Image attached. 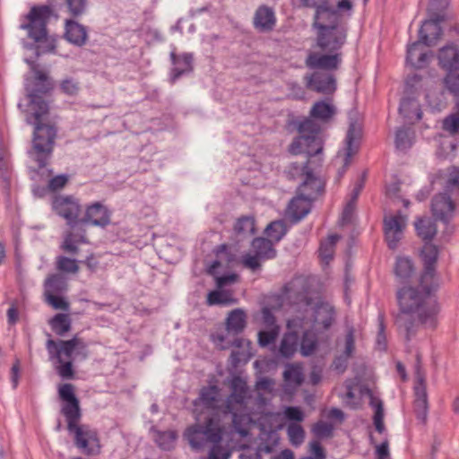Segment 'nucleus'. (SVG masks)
<instances>
[{
	"label": "nucleus",
	"instance_id": "nucleus-11",
	"mask_svg": "<svg viewBox=\"0 0 459 459\" xmlns=\"http://www.w3.org/2000/svg\"><path fill=\"white\" fill-rule=\"evenodd\" d=\"M415 384H414V410L417 418L424 421L428 412V394L426 386L425 373L421 368V357L416 356V364L414 368Z\"/></svg>",
	"mask_w": 459,
	"mask_h": 459
},
{
	"label": "nucleus",
	"instance_id": "nucleus-23",
	"mask_svg": "<svg viewBox=\"0 0 459 459\" xmlns=\"http://www.w3.org/2000/svg\"><path fill=\"white\" fill-rule=\"evenodd\" d=\"M283 379L285 392L292 393L304 381L302 367L298 364H288L283 371Z\"/></svg>",
	"mask_w": 459,
	"mask_h": 459
},
{
	"label": "nucleus",
	"instance_id": "nucleus-14",
	"mask_svg": "<svg viewBox=\"0 0 459 459\" xmlns=\"http://www.w3.org/2000/svg\"><path fill=\"white\" fill-rule=\"evenodd\" d=\"M407 221V216L402 214L401 212L384 217L383 226L385 238L390 249L394 250L397 248L399 242L403 238Z\"/></svg>",
	"mask_w": 459,
	"mask_h": 459
},
{
	"label": "nucleus",
	"instance_id": "nucleus-9",
	"mask_svg": "<svg viewBox=\"0 0 459 459\" xmlns=\"http://www.w3.org/2000/svg\"><path fill=\"white\" fill-rule=\"evenodd\" d=\"M46 348L50 359H56V361H61L63 355L68 359V360H73L76 358L85 359L88 357L86 343L82 338L77 336L70 340H59L58 342L48 339L46 343Z\"/></svg>",
	"mask_w": 459,
	"mask_h": 459
},
{
	"label": "nucleus",
	"instance_id": "nucleus-19",
	"mask_svg": "<svg viewBox=\"0 0 459 459\" xmlns=\"http://www.w3.org/2000/svg\"><path fill=\"white\" fill-rule=\"evenodd\" d=\"M340 63L341 54L339 53L319 54L313 52L306 59V65L312 69L333 70L336 69Z\"/></svg>",
	"mask_w": 459,
	"mask_h": 459
},
{
	"label": "nucleus",
	"instance_id": "nucleus-47",
	"mask_svg": "<svg viewBox=\"0 0 459 459\" xmlns=\"http://www.w3.org/2000/svg\"><path fill=\"white\" fill-rule=\"evenodd\" d=\"M86 242V239L83 236H80L79 238H77V236H75L72 232H68L64 239V242L62 244V248L70 254H76L78 252V247L75 245L76 242Z\"/></svg>",
	"mask_w": 459,
	"mask_h": 459
},
{
	"label": "nucleus",
	"instance_id": "nucleus-56",
	"mask_svg": "<svg viewBox=\"0 0 459 459\" xmlns=\"http://www.w3.org/2000/svg\"><path fill=\"white\" fill-rule=\"evenodd\" d=\"M377 344L380 350L385 349L386 346V337L385 333V325L384 323V315L379 314L377 316Z\"/></svg>",
	"mask_w": 459,
	"mask_h": 459
},
{
	"label": "nucleus",
	"instance_id": "nucleus-63",
	"mask_svg": "<svg viewBox=\"0 0 459 459\" xmlns=\"http://www.w3.org/2000/svg\"><path fill=\"white\" fill-rule=\"evenodd\" d=\"M351 357L342 353H341L340 356H337L333 362V367L334 370L338 371L339 373L344 372L345 369L347 368L348 360Z\"/></svg>",
	"mask_w": 459,
	"mask_h": 459
},
{
	"label": "nucleus",
	"instance_id": "nucleus-31",
	"mask_svg": "<svg viewBox=\"0 0 459 459\" xmlns=\"http://www.w3.org/2000/svg\"><path fill=\"white\" fill-rule=\"evenodd\" d=\"M303 152L307 153L309 159L306 162H293L289 166L287 173L290 178H299L303 181L306 179L307 174L314 173V168H312V158L316 157L318 154L310 155L306 151Z\"/></svg>",
	"mask_w": 459,
	"mask_h": 459
},
{
	"label": "nucleus",
	"instance_id": "nucleus-18",
	"mask_svg": "<svg viewBox=\"0 0 459 459\" xmlns=\"http://www.w3.org/2000/svg\"><path fill=\"white\" fill-rule=\"evenodd\" d=\"M110 216L108 209L96 202L87 207L85 215L80 221L104 228L110 223Z\"/></svg>",
	"mask_w": 459,
	"mask_h": 459
},
{
	"label": "nucleus",
	"instance_id": "nucleus-32",
	"mask_svg": "<svg viewBox=\"0 0 459 459\" xmlns=\"http://www.w3.org/2000/svg\"><path fill=\"white\" fill-rule=\"evenodd\" d=\"M246 314L240 308L233 309L228 316L226 320V328L229 333L238 334L242 333L246 327Z\"/></svg>",
	"mask_w": 459,
	"mask_h": 459
},
{
	"label": "nucleus",
	"instance_id": "nucleus-2",
	"mask_svg": "<svg viewBox=\"0 0 459 459\" xmlns=\"http://www.w3.org/2000/svg\"><path fill=\"white\" fill-rule=\"evenodd\" d=\"M26 62L35 75L33 82L26 85L31 111V117L28 116L26 122L34 125L32 146L28 151V155L40 169L47 166L51 158L56 137V129L51 125L43 123L44 117L48 113V104L41 95L50 91L53 83L44 72L37 68L33 61L27 59Z\"/></svg>",
	"mask_w": 459,
	"mask_h": 459
},
{
	"label": "nucleus",
	"instance_id": "nucleus-24",
	"mask_svg": "<svg viewBox=\"0 0 459 459\" xmlns=\"http://www.w3.org/2000/svg\"><path fill=\"white\" fill-rule=\"evenodd\" d=\"M438 61L441 67L447 71L459 68V48L454 44H449L440 48Z\"/></svg>",
	"mask_w": 459,
	"mask_h": 459
},
{
	"label": "nucleus",
	"instance_id": "nucleus-3",
	"mask_svg": "<svg viewBox=\"0 0 459 459\" xmlns=\"http://www.w3.org/2000/svg\"><path fill=\"white\" fill-rule=\"evenodd\" d=\"M219 395V389L215 385L204 386L200 390L199 397L194 402L197 409L202 406L207 410L204 416L196 417V423L186 429L184 436L192 448L198 450L207 443H220L222 438L223 429L221 424L219 413L215 411V404Z\"/></svg>",
	"mask_w": 459,
	"mask_h": 459
},
{
	"label": "nucleus",
	"instance_id": "nucleus-30",
	"mask_svg": "<svg viewBox=\"0 0 459 459\" xmlns=\"http://www.w3.org/2000/svg\"><path fill=\"white\" fill-rule=\"evenodd\" d=\"M329 0H300V3L305 7L315 8V19H335V12L332 11L329 5Z\"/></svg>",
	"mask_w": 459,
	"mask_h": 459
},
{
	"label": "nucleus",
	"instance_id": "nucleus-34",
	"mask_svg": "<svg viewBox=\"0 0 459 459\" xmlns=\"http://www.w3.org/2000/svg\"><path fill=\"white\" fill-rule=\"evenodd\" d=\"M415 134L411 127L402 126L395 132L394 143L397 150L405 152L409 150L414 143Z\"/></svg>",
	"mask_w": 459,
	"mask_h": 459
},
{
	"label": "nucleus",
	"instance_id": "nucleus-13",
	"mask_svg": "<svg viewBox=\"0 0 459 459\" xmlns=\"http://www.w3.org/2000/svg\"><path fill=\"white\" fill-rule=\"evenodd\" d=\"M349 128L345 138L344 168L348 167L351 157L358 152L362 136V126L359 113L351 109L348 114Z\"/></svg>",
	"mask_w": 459,
	"mask_h": 459
},
{
	"label": "nucleus",
	"instance_id": "nucleus-35",
	"mask_svg": "<svg viewBox=\"0 0 459 459\" xmlns=\"http://www.w3.org/2000/svg\"><path fill=\"white\" fill-rule=\"evenodd\" d=\"M299 336L295 332L286 333L281 342L279 352L285 358L291 357L297 351Z\"/></svg>",
	"mask_w": 459,
	"mask_h": 459
},
{
	"label": "nucleus",
	"instance_id": "nucleus-5",
	"mask_svg": "<svg viewBox=\"0 0 459 459\" xmlns=\"http://www.w3.org/2000/svg\"><path fill=\"white\" fill-rule=\"evenodd\" d=\"M59 398L64 402L61 412L67 421V429L74 434V444L82 453L87 455H94L100 452V445L97 432L87 425L79 426L82 413L80 403L74 394V386L72 384H63L58 387Z\"/></svg>",
	"mask_w": 459,
	"mask_h": 459
},
{
	"label": "nucleus",
	"instance_id": "nucleus-62",
	"mask_svg": "<svg viewBox=\"0 0 459 459\" xmlns=\"http://www.w3.org/2000/svg\"><path fill=\"white\" fill-rule=\"evenodd\" d=\"M262 318L263 323L267 329H272L273 327H279V325H276L275 316H273L270 308L264 307L262 309Z\"/></svg>",
	"mask_w": 459,
	"mask_h": 459
},
{
	"label": "nucleus",
	"instance_id": "nucleus-4",
	"mask_svg": "<svg viewBox=\"0 0 459 459\" xmlns=\"http://www.w3.org/2000/svg\"><path fill=\"white\" fill-rule=\"evenodd\" d=\"M311 118H305L298 124L299 135L289 147L290 153L297 155L306 151L310 155L320 154L323 151V141L320 136L321 126L314 119L328 122L336 114L335 106L327 100L316 101L310 109Z\"/></svg>",
	"mask_w": 459,
	"mask_h": 459
},
{
	"label": "nucleus",
	"instance_id": "nucleus-39",
	"mask_svg": "<svg viewBox=\"0 0 459 459\" xmlns=\"http://www.w3.org/2000/svg\"><path fill=\"white\" fill-rule=\"evenodd\" d=\"M428 107L432 112L441 111L446 107L444 93L440 89H430L426 93Z\"/></svg>",
	"mask_w": 459,
	"mask_h": 459
},
{
	"label": "nucleus",
	"instance_id": "nucleus-41",
	"mask_svg": "<svg viewBox=\"0 0 459 459\" xmlns=\"http://www.w3.org/2000/svg\"><path fill=\"white\" fill-rule=\"evenodd\" d=\"M234 230L236 233L243 237L255 234V219L251 216H243L235 223Z\"/></svg>",
	"mask_w": 459,
	"mask_h": 459
},
{
	"label": "nucleus",
	"instance_id": "nucleus-44",
	"mask_svg": "<svg viewBox=\"0 0 459 459\" xmlns=\"http://www.w3.org/2000/svg\"><path fill=\"white\" fill-rule=\"evenodd\" d=\"M370 404L375 409L374 414V425L377 432L382 433L385 429L384 426V408L383 403L380 400L374 397L371 398Z\"/></svg>",
	"mask_w": 459,
	"mask_h": 459
},
{
	"label": "nucleus",
	"instance_id": "nucleus-16",
	"mask_svg": "<svg viewBox=\"0 0 459 459\" xmlns=\"http://www.w3.org/2000/svg\"><path fill=\"white\" fill-rule=\"evenodd\" d=\"M52 207L59 216L66 220L70 227L74 228L78 223L81 206L78 200L74 196H56L53 201Z\"/></svg>",
	"mask_w": 459,
	"mask_h": 459
},
{
	"label": "nucleus",
	"instance_id": "nucleus-53",
	"mask_svg": "<svg viewBox=\"0 0 459 459\" xmlns=\"http://www.w3.org/2000/svg\"><path fill=\"white\" fill-rule=\"evenodd\" d=\"M284 417L294 423L301 422L305 419L304 411L298 406H287L283 411Z\"/></svg>",
	"mask_w": 459,
	"mask_h": 459
},
{
	"label": "nucleus",
	"instance_id": "nucleus-12",
	"mask_svg": "<svg viewBox=\"0 0 459 459\" xmlns=\"http://www.w3.org/2000/svg\"><path fill=\"white\" fill-rule=\"evenodd\" d=\"M448 6V0H431L429 7L428 13L429 14V19L423 22L420 29V34L421 39L426 40L428 44L433 43V39L429 38L427 34H425V30L432 28L435 33V37L437 38L441 32L440 23L446 19V9Z\"/></svg>",
	"mask_w": 459,
	"mask_h": 459
},
{
	"label": "nucleus",
	"instance_id": "nucleus-10",
	"mask_svg": "<svg viewBox=\"0 0 459 459\" xmlns=\"http://www.w3.org/2000/svg\"><path fill=\"white\" fill-rule=\"evenodd\" d=\"M273 243L266 238H255L253 239L251 247L252 252L243 255V265L252 271L261 267V262L273 259L276 256L277 251L273 247Z\"/></svg>",
	"mask_w": 459,
	"mask_h": 459
},
{
	"label": "nucleus",
	"instance_id": "nucleus-28",
	"mask_svg": "<svg viewBox=\"0 0 459 459\" xmlns=\"http://www.w3.org/2000/svg\"><path fill=\"white\" fill-rule=\"evenodd\" d=\"M65 38L74 45L81 47L85 44L87 39L86 29L74 21L67 20L65 22Z\"/></svg>",
	"mask_w": 459,
	"mask_h": 459
},
{
	"label": "nucleus",
	"instance_id": "nucleus-25",
	"mask_svg": "<svg viewBox=\"0 0 459 459\" xmlns=\"http://www.w3.org/2000/svg\"><path fill=\"white\" fill-rule=\"evenodd\" d=\"M399 113L408 122L418 121L421 118V109L419 101L411 96L403 97L399 107Z\"/></svg>",
	"mask_w": 459,
	"mask_h": 459
},
{
	"label": "nucleus",
	"instance_id": "nucleus-27",
	"mask_svg": "<svg viewBox=\"0 0 459 459\" xmlns=\"http://www.w3.org/2000/svg\"><path fill=\"white\" fill-rule=\"evenodd\" d=\"M171 61L175 65L171 71V81L174 82L180 76L188 74L193 70V56L192 54L186 53L182 56L178 57L174 52L170 54Z\"/></svg>",
	"mask_w": 459,
	"mask_h": 459
},
{
	"label": "nucleus",
	"instance_id": "nucleus-26",
	"mask_svg": "<svg viewBox=\"0 0 459 459\" xmlns=\"http://www.w3.org/2000/svg\"><path fill=\"white\" fill-rule=\"evenodd\" d=\"M275 24L274 12L268 6H260L255 13L254 25L260 31H269Z\"/></svg>",
	"mask_w": 459,
	"mask_h": 459
},
{
	"label": "nucleus",
	"instance_id": "nucleus-21",
	"mask_svg": "<svg viewBox=\"0 0 459 459\" xmlns=\"http://www.w3.org/2000/svg\"><path fill=\"white\" fill-rule=\"evenodd\" d=\"M422 45L423 43L418 40L410 45L407 49L406 61L416 69L425 67L432 56L431 51L423 50Z\"/></svg>",
	"mask_w": 459,
	"mask_h": 459
},
{
	"label": "nucleus",
	"instance_id": "nucleus-46",
	"mask_svg": "<svg viewBox=\"0 0 459 459\" xmlns=\"http://www.w3.org/2000/svg\"><path fill=\"white\" fill-rule=\"evenodd\" d=\"M354 332L355 331H354L353 327H349L347 329L343 342H341L340 341H338V342H337L338 346H342V353L345 354L349 357L352 356L354 350H355Z\"/></svg>",
	"mask_w": 459,
	"mask_h": 459
},
{
	"label": "nucleus",
	"instance_id": "nucleus-1",
	"mask_svg": "<svg viewBox=\"0 0 459 459\" xmlns=\"http://www.w3.org/2000/svg\"><path fill=\"white\" fill-rule=\"evenodd\" d=\"M424 271L420 283L415 287H403L397 291L399 313L395 325L399 332L410 342L422 325L434 330L437 325L439 305L435 292L437 283L435 280L436 263L438 257L437 247L425 242L421 251Z\"/></svg>",
	"mask_w": 459,
	"mask_h": 459
},
{
	"label": "nucleus",
	"instance_id": "nucleus-33",
	"mask_svg": "<svg viewBox=\"0 0 459 459\" xmlns=\"http://www.w3.org/2000/svg\"><path fill=\"white\" fill-rule=\"evenodd\" d=\"M414 226L418 236L425 242L431 241L437 231L436 223L430 218L418 219Z\"/></svg>",
	"mask_w": 459,
	"mask_h": 459
},
{
	"label": "nucleus",
	"instance_id": "nucleus-22",
	"mask_svg": "<svg viewBox=\"0 0 459 459\" xmlns=\"http://www.w3.org/2000/svg\"><path fill=\"white\" fill-rule=\"evenodd\" d=\"M333 307L326 302L316 304L313 312V326L316 329H328L333 320Z\"/></svg>",
	"mask_w": 459,
	"mask_h": 459
},
{
	"label": "nucleus",
	"instance_id": "nucleus-55",
	"mask_svg": "<svg viewBox=\"0 0 459 459\" xmlns=\"http://www.w3.org/2000/svg\"><path fill=\"white\" fill-rule=\"evenodd\" d=\"M54 2L55 0H51ZM70 13L74 16L81 15L86 8V0H65Z\"/></svg>",
	"mask_w": 459,
	"mask_h": 459
},
{
	"label": "nucleus",
	"instance_id": "nucleus-49",
	"mask_svg": "<svg viewBox=\"0 0 459 459\" xmlns=\"http://www.w3.org/2000/svg\"><path fill=\"white\" fill-rule=\"evenodd\" d=\"M56 266L59 271L65 273H77L79 267L75 259H71L66 256H59L57 258Z\"/></svg>",
	"mask_w": 459,
	"mask_h": 459
},
{
	"label": "nucleus",
	"instance_id": "nucleus-48",
	"mask_svg": "<svg viewBox=\"0 0 459 459\" xmlns=\"http://www.w3.org/2000/svg\"><path fill=\"white\" fill-rule=\"evenodd\" d=\"M458 111L449 115L443 121V129L451 134L459 132V101L457 102Z\"/></svg>",
	"mask_w": 459,
	"mask_h": 459
},
{
	"label": "nucleus",
	"instance_id": "nucleus-20",
	"mask_svg": "<svg viewBox=\"0 0 459 459\" xmlns=\"http://www.w3.org/2000/svg\"><path fill=\"white\" fill-rule=\"evenodd\" d=\"M325 184L315 173L307 174L298 188V193L305 200L313 202L324 192Z\"/></svg>",
	"mask_w": 459,
	"mask_h": 459
},
{
	"label": "nucleus",
	"instance_id": "nucleus-52",
	"mask_svg": "<svg viewBox=\"0 0 459 459\" xmlns=\"http://www.w3.org/2000/svg\"><path fill=\"white\" fill-rule=\"evenodd\" d=\"M64 284L65 281L61 276L57 274L49 276L45 282L47 294H50L49 292H56L61 290L64 288Z\"/></svg>",
	"mask_w": 459,
	"mask_h": 459
},
{
	"label": "nucleus",
	"instance_id": "nucleus-43",
	"mask_svg": "<svg viewBox=\"0 0 459 459\" xmlns=\"http://www.w3.org/2000/svg\"><path fill=\"white\" fill-rule=\"evenodd\" d=\"M287 435L290 444L294 446H299L305 439V430L298 423H290L287 426Z\"/></svg>",
	"mask_w": 459,
	"mask_h": 459
},
{
	"label": "nucleus",
	"instance_id": "nucleus-7",
	"mask_svg": "<svg viewBox=\"0 0 459 459\" xmlns=\"http://www.w3.org/2000/svg\"><path fill=\"white\" fill-rule=\"evenodd\" d=\"M313 26L317 29V47L326 53H337L346 40V30L338 26L337 17L315 19Z\"/></svg>",
	"mask_w": 459,
	"mask_h": 459
},
{
	"label": "nucleus",
	"instance_id": "nucleus-54",
	"mask_svg": "<svg viewBox=\"0 0 459 459\" xmlns=\"http://www.w3.org/2000/svg\"><path fill=\"white\" fill-rule=\"evenodd\" d=\"M57 363L56 370L59 376L65 379H72L74 376L72 360L64 361L61 359V361H57Z\"/></svg>",
	"mask_w": 459,
	"mask_h": 459
},
{
	"label": "nucleus",
	"instance_id": "nucleus-17",
	"mask_svg": "<svg viewBox=\"0 0 459 459\" xmlns=\"http://www.w3.org/2000/svg\"><path fill=\"white\" fill-rule=\"evenodd\" d=\"M306 87L313 91L322 94H333L336 90V82L333 74L316 71L304 76Z\"/></svg>",
	"mask_w": 459,
	"mask_h": 459
},
{
	"label": "nucleus",
	"instance_id": "nucleus-29",
	"mask_svg": "<svg viewBox=\"0 0 459 459\" xmlns=\"http://www.w3.org/2000/svg\"><path fill=\"white\" fill-rule=\"evenodd\" d=\"M311 201L305 200L299 193L293 198L289 204V213L295 221H299L306 217L311 209Z\"/></svg>",
	"mask_w": 459,
	"mask_h": 459
},
{
	"label": "nucleus",
	"instance_id": "nucleus-37",
	"mask_svg": "<svg viewBox=\"0 0 459 459\" xmlns=\"http://www.w3.org/2000/svg\"><path fill=\"white\" fill-rule=\"evenodd\" d=\"M153 439L162 450H170L174 447L177 433L173 430L160 431L153 429Z\"/></svg>",
	"mask_w": 459,
	"mask_h": 459
},
{
	"label": "nucleus",
	"instance_id": "nucleus-6",
	"mask_svg": "<svg viewBox=\"0 0 459 459\" xmlns=\"http://www.w3.org/2000/svg\"><path fill=\"white\" fill-rule=\"evenodd\" d=\"M53 11L48 5L33 6L25 16V22L20 25L22 30L28 32L29 38L39 43L37 56L54 52L56 40L48 36L47 23Z\"/></svg>",
	"mask_w": 459,
	"mask_h": 459
},
{
	"label": "nucleus",
	"instance_id": "nucleus-42",
	"mask_svg": "<svg viewBox=\"0 0 459 459\" xmlns=\"http://www.w3.org/2000/svg\"><path fill=\"white\" fill-rule=\"evenodd\" d=\"M340 239V236L337 234L330 235L327 239L324 240L320 244L319 254L323 260L328 263L333 257V247L336 242Z\"/></svg>",
	"mask_w": 459,
	"mask_h": 459
},
{
	"label": "nucleus",
	"instance_id": "nucleus-36",
	"mask_svg": "<svg viewBox=\"0 0 459 459\" xmlns=\"http://www.w3.org/2000/svg\"><path fill=\"white\" fill-rule=\"evenodd\" d=\"M288 231L286 223L282 220L273 221L269 223L265 230L264 234L266 238L272 240L273 244L280 242Z\"/></svg>",
	"mask_w": 459,
	"mask_h": 459
},
{
	"label": "nucleus",
	"instance_id": "nucleus-45",
	"mask_svg": "<svg viewBox=\"0 0 459 459\" xmlns=\"http://www.w3.org/2000/svg\"><path fill=\"white\" fill-rule=\"evenodd\" d=\"M280 333V327H273L258 333V344L260 347H267L275 342Z\"/></svg>",
	"mask_w": 459,
	"mask_h": 459
},
{
	"label": "nucleus",
	"instance_id": "nucleus-15",
	"mask_svg": "<svg viewBox=\"0 0 459 459\" xmlns=\"http://www.w3.org/2000/svg\"><path fill=\"white\" fill-rule=\"evenodd\" d=\"M231 393L227 399L226 412L231 414L232 421L237 422L238 415L242 414L247 395V383L239 377H235L230 385Z\"/></svg>",
	"mask_w": 459,
	"mask_h": 459
},
{
	"label": "nucleus",
	"instance_id": "nucleus-60",
	"mask_svg": "<svg viewBox=\"0 0 459 459\" xmlns=\"http://www.w3.org/2000/svg\"><path fill=\"white\" fill-rule=\"evenodd\" d=\"M213 446L209 453V459H229L230 452L219 446L220 443H212Z\"/></svg>",
	"mask_w": 459,
	"mask_h": 459
},
{
	"label": "nucleus",
	"instance_id": "nucleus-64",
	"mask_svg": "<svg viewBox=\"0 0 459 459\" xmlns=\"http://www.w3.org/2000/svg\"><path fill=\"white\" fill-rule=\"evenodd\" d=\"M310 452L312 456L308 459H325V454L318 441L310 443Z\"/></svg>",
	"mask_w": 459,
	"mask_h": 459
},
{
	"label": "nucleus",
	"instance_id": "nucleus-40",
	"mask_svg": "<svg viewBox=\"0 0 459 459\" xmlns=\"http://www.w3.org/2000/svg\"><path fill=\"white\" fill-rule=\"evenodd\" d=\"M52 330L59 336H64L71 329V319L66 314H56L51 320Z\"/></svg>",
	"mask_w": 459,
	"mask_h": 459
},
{
	"label": "nucleus",
	"instance_id": "nucleus-50",
	"mask_svg": "<svg viewBox=\"0 0 459 459\" xmlns=\"http://www.w3.org/2000/svg\"><path fill=\"white\" fill-rule=\"evenodd\" d=\"M333 426L325 421L316 422L312 429L313 433L319 438L329 437L332 436Z\"/></svg>",
	"mask_w": 459,
	"mask_h": 459
},
{
	"label": "nucleus",
	"instance_id": "nucleus-51",
	"mask_svg": "<svg viewBox=\"0 0 459 459\" xmlns=\"http://www.w3.org/2000/svg\"><path fill=\"white\" fill-rule=\"evenodd\" d=\"M446 77L445 78V83L447 90L455 96L459 95V73L448 71Z\"/></svg>",
	"mask_w": 459,
	"mask_h": 459
},
{
	"label": "nucleus",
	"instance_id": "nucleus-8",
	"mask_svg": "<svg viewBox=\"0 0 459 459\" xmlns=\"http://www.w3.org/2000/svg\"><path fill=\"white\" fill-rule=\"evenodd\" d=\"M459 186V169H448V178L445 186V193L437 195L432 199L431 210L436 219L448 225L454 216L455 204L452 201L450 193Z\"/></svg>",
	"mask_w": 459,
	"mask_h": 459
},
{
	"label": "nucleus",
	"instance_id": "nucleus-61",
	"mask_svg": "<svg viewBox=\"0 0 459 459\" xmlns=\"http://www.w3.org/2000/svg\"><path fill=\"white\" fill-rule=\"evenodd\" d=\"M207 302L209 305H226L228 300L225 295L218 290L211 291L207 297Z\"/></svg>",
	"mask_w": 459,
	"mask_h": 459
},
{
	"label": "nucleus",
	"instance_id": "nucleus-58",
	"mask_svg": "<svg viewBox=\"0 0 459 459\" xmlns=\"http://www.w3.org/2000/svg\"><path fill=\"white\" fill-rule=\"evenodd\" d=\"M48 302L55 308L61 310H68L69 304L62 297L54 294H47Z\"/></svg>",
	"mask_w": 459,
	"mask_h": 459
},
{
	"label": "nucleus",
	"instance_id": "nucleus-38",
	"mask_svg": "<svg viewBox=\"0 0 459 459\" xmlns=\"http://www.w3.org/2000/svg\"><path fill=\"white\" fill-rule=\"evenodd\" d=\"M414 272L412 261L409 257L399 256L394 265V273L396 277L403 281L408 280Z\"/></svg>",
	"mask_w": 459,
	"mask_h": 459
},
{
	"label": "nucleus",
	"instance_id": "nucleus-59",
	"mask_svg": "<svg viewBox=\"0 0 459 459\" xmlns=\"http://www.w3.org/2000/svg\"><path fill=\"white\" fill-rule=\"evenodd\" d=\"M61 90L67 95H76L79 91V83L73 79H65L61 82Z\"/></svg>",
	"mask_w": 459,
	"mask_h": 459
},
{
	"label": "nucleus",
	"instance_id": "nucleus-57",
	"mask_svg": "<svg viewBox=\"0 0 459 459\" xmlns=\"http://www.w3.org/2000/svg\"><path fill=\"white\" fill-rule=\"evenodd\" d=\"M316 348L315 340L310 339L307 333H305L300 342V351L303 356L311 355Z\"/></svg>",
	"mask_w": 459,
	"mask_h": 459
}]
</instances>
